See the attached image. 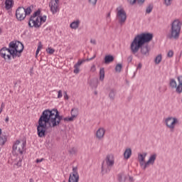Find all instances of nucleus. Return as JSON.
Returning a JSON list of instances; mask_svg holds the SVG:
<instances>
[{
	"label": "nucleus",
	"mask_w": 182,
	"mask_h": 182,
	"mask_svg": "<svg viewBox=\"0 0 182 182\" xmlns=\"http://www.w3.org/2000/svg\"><path fill=\"white\" fill-rule=\"evenodd\" d=\"M38 123L37 134L38 137H45L46 136V130L49 127L53 128L60 124L55 109L44 110L38 119Z\"/></svg>",
	"instance_id": "obj_1"
},
{
	"label": "nucleus",
	"mask_w": 182,
	"mask_h": 182,
	"mask_svg": "<svg viewBox=\"0 0 182 182\" xmlns=\"http://www.w3.org/2000/svg\"><path fill=\"white\" fill-rule=\"evenodd\" d=\"M153 39V33H142L136 35L131 43L130 49L133 55H136L139 50L143 58L150 55V47L149 42Z\"/></svg>",
	"instance_id": "obj_2"
},
{
	"label": "nucleus",
	"mask_w": 182,
	"mask_h": 182,
	"mask_svg": "<svg viewBox=\"0 0 182 182\" xmlns=\"http://www.w3.org/2000/svg\"><path fill=\"white\" fill-rule=\"evenodd\" d=\"M181 21L178 19L174 20L171 24L169 33L166 34V39L177 40L180 38V32L181 31Z\"/></svg>",
	"instance_id": "obj_3"
},
{
	"label": "nucleus",
	"mask_w": 182,
	"mask_h": 182,
	"mask_svg": "<svg viewBox=\"0 0 182 182\" xmlns=\"http://www.w3.org/2000/svg\"><path fill=\"white\" fill-rule=\"evenodd\" d=\"M25 147H26V141L23 142L21 144L19 140L16 141V142L13 145V154H23V151H25Z\"/></svg>",
	"instance_id": "obj_4"
},
{
	"label": "nucleus",
	"mask_w": 182,
	"mask_h": 182,
	"mask_svg": "<svg viewBox=\"0 0 182 182\" xmlns=\"http://www.w3.org/2000/svg\"><path fill=\"white\" fill-rule=\"evenodd\" d=\"M0 56L4 58L5 60H11L16 58V55H14L12 51L6 47H3L0 50Z\"/></svg>",
	"instance_id": "obj_5"
},
{
	"label": "nucleus",
	"mask_w": 182,
	"mask_h": 182,
	"mask_svg": "<svg viewBox=\"0 0 182 182\" xmlns=\"http://www.w3.org/2000/svg\"><path fill=\"white\" fill-rule=\"evenodd\" d=\"M96 58V54H94V55L92 58H87V59H84V60H79L78 62L74 65V73H75L76 75H77V73H79V72H80V65L82 63H85V62H90V60H93V59H95Z\"/></svg>",
	"instance_id": "obj_6"
},
{
	"label": "nucleus",
	"mask_w": 182,
	"mask_h": 182,
	"mask_svg": "<svg viewBox=\"0 0 182 182\" xmlns=\"http://www.w3.org/2000/svg\"><path fill=\"white\" fill-rule=\"evenodd\" d=\"M117 18H118L120 25H123V23L126 22V20L127 19V15L126 14V11H124V9H121L120 10L117 11Z\"/></svg>",
	"instance_id": "obj_7"
},
{
	"label": "nucleus",
	"mask_w": 182,
	"mask_h": 182,
	"mask_svg": "<svg viewBox=\"0 0 182 182\" xmlns=\"http://www.w3.org/2000/svg\"><path fill=\"white\" fill-rule=\"evenodd\" d=\"M68 182H79V173H77V166H73V172L70 174Z\"/></svg>",
	"instance_id": "obj_8"
},
{
	"label": "nucleus",
	"mask_w": 182,
	"mask_h": 182,
	"mask_svg": "<svg viewBox=\"0 0 182 182\" xmlns=\"http://www.w3.org/2000/svg\"><path fill=\"white\" fill-rule=\"evenodd\" d=\"M16 18L18 21H20V22L23 21L26 18V16L25 14V8L18 7L16 10Z\"/></svg>",
	"instance_id": "obj_9"
},
{
	"label": "nucleus",
	"mask_w": 182,
	"mask_h": 182,
	"mask_svg": "<svg viewBox=\"0 0 182 182\" xmlns=\"http://www.w3.org/2000/svg\"><path fill=\"white\" fill-rule=\"evenodd\" d=\"M165 123L168 129H174L176 124L178 123V119L176 117H169L166 119Z\"/></svg>",
	"instance_id": "obj_10"
},
{
	"label": "nucleus",
	"mask_w": 182,
	"mask_h": 182,
	"mask_svg": "<svg viewBox=\"0 0 182 182\" xmlns=\"http://www.w3.org/2000/svg\"><path fill=\"white\" fill-rule=\"evenodd\" d=\"M49 7L50 8L53 15L58 14L59 11V0H51L49 3Z\"/></svg>",
	"instance_id": "obj_11"
},
{
	"label": "nucleus",
	"mask_w": 182,
	"mask_h": 182,
	"mask_svg": "<svg viewBox=\"0 0 182 182\" xmlns=\"http://www.w3.org/2000/svg\"><path fill=\"white\" fill-rule=\"evenodd\" d=\"M28 26L30 28H41V22L39 21V17L36 18H30L28 21Z\"/></svg>",
	"instance_id": "obj_12"
},
{
	"label": "nucleus",
	"mask_w": 182,
	"mask_h": 182,
	"mask_svg": "<svg viewBox=\"0 0 182 182\" xmlns=\"http://www.w3.org/2000/svg\"><path fill=\"white\" fill-rule=\"evenodd\" d=\"M77 114H79V109L77 108H73L71 109V117H65L63 120L64 122H73L75 117H77Z\"/></svg>",
	"instance_id": "obj_13"
},
{
	"label": "nucleus",
	"mask_w": 182,
	"mask_h": 182,
	"mask_svg": "<svg viewBox=\"0 0 182 182\" xmlns=\"http://www.w3.org/2000/svg\"><path fill=\"white\" fill-rule=\"evenodd\" d=\"M105 161L108 167H113L114 166V156L112 154H108L106 156Z\"/></svg>",
	"instance_id": "obj_14"
},
{
	"label": "nucleus",
	"mask_w": 182,
	"mask_h": 182,
	"mask_svg": "<svg viewBox=\"0 0 182 182\" xmlns=\"http://www.w3.org/2000/svg\"><path fill=\"white\" fill-rule=\"evenodd\" d=\"M156 159H157V154H154L151 155L148 161L145 163L143 170H146V168L149 167V164H151V165L154 164V161H156Z\"/></svg>",
	"instance_id": "obj_15"
},
{
	"label": "nucleus",
	"mask_w": 182,
	"mask_h": 182,
	"mask_svg": "<svg viewBox=\"0 0 182 182\" xmlns=\"http://www.w3.org/2000/svg\"><path fill=\"white\" fill-rule=\"evenodd\" d=\"M16 58H21V53L23 52V44L21 43V41H17V46L16 47Z\"/></svg>",
	"instance_id": "obj_16"
},
{
	"label": "nucleus",
	"mask_w": 182,
	"mask_h": 182,
	"mask_svg": "<svg viewBox=\"0 0 182 182\" xmlns=\"http://www.w3.org/2000/svg\"><path fill=\"white\" fill-rule=\"evenodd\" d=\"M18 41H11L9 44V49L12 51L13 55L16 56V46Z\"/></svg>",
	"instance_id": "obj_17"
},
{
	"label": "nucleus",
	"mask_w": 182,
	"mask_h": 182,
	"mask_svg": "<svg viewBox=\"0 0 182 182\" xmlns=\"http://www.w3.org/2000/svg\"><path fill=\"white\" fill-rule=\"evenodd\" d=\"M110 170H112V167L109 166H105V161L102 163V170L101 173L103 176V174H107V173H110Z\"/></svg>",
	"instance_id": "obj_18"
},
{
	"label": "nucleus",
	"mask_w": 182,
	"mask_h": 182,
	"mask_svg": "<svg viewBox=\"0 0 182 182\" xmlns=\"http://www.w3.org/2000/svg\"><path fill=\"white\" fill-rule=\"evenodd\" d=\"M177 79H178V85H176V87H175V89H176V93H178V95H181V93H182V80H181L179 76L177 77Z\"/></svg>",
	"instance_id": "obj_19"
},
{
	"label": "nucleus",
	"mask_w": 182,
	"mask_h": 182,
	"mask_svg": "<svg viewBox=\"0 0 182 182\" xmlns=\"http://www.w3.org/2000/svg\"><path fill=\"white\" fill-rule=\"evenodd\" d=\"M106 131H105V129L103 128H100L97 132H96V136L97 139H99L100 140L101 139H103L105 137V133Z\"/></svg>",
	"instance_id": "obj_20"
},
{
	"label": "nucleus",
	"mask_w": 182,
	"mask_h": 182,
	"mask_svg": "<svg viewBox=\"0 0 182 182\" xmlns=\"http://www.w3.org/2000/svg\"><path fill=\"white\" fill-rule=\"evenodd\" d=\"M146 0H127V2L129 4V5H136V4H137V5H139V6H141V5H143V4H144V1Z\"/></svg>",
	"instance_id": "obj_21"
},
{
	"label": "nucleus",
	"mask_w": 182,
	"mask_h": 182,
	"mask_svg": "<svg viewBox=\"0 0 182 182\" xmlns=\"http://www.w3.org/2000/svg\"><path fill=\"white\" fill-rule=\"evenodd\" d=\"M14 0H6L5 1V8L6 11H9V9H12L14 8Z\"/></svg>",
	"instance_id": "obj_22"
},
{
	"label": "nucleus",
	"mask_w": 182,
	"mask_h": 182,
	"mask_svg": "<svg viewBox=\"0 0 182 182\" xmlns=\"http://www.w3.org/2000/svg\"><path fill=\"white\" fill-rule=\"evenodd\" d=\"M117 93V90H116V89L114 88L110 89L109 93V97L110 100H114Z\"/></svg>",
	"instance_id": "obj_23"
},
{
	"label": "nucleus",
	"mask_w": 182,
	"mask_h": 182,
	"mask_svg": "<svg viewBox=\"0 0 182 182\" xmlns=\"http://www.w3.org/2000/svg\"><path fill=\"white\" fill-rule=\"evenodd\" d=\"M131 156H132V149L128 148L124 152V157L126 160H129V159H130Z\"/></svg>",
	"instance_id": "obj_24"
},
{
	"label": "nucleus",
	"mask_w": 182,
	"mask_h": 182,
	"mask_svg": "<svg viewBox=\"0 0 182 182\" xmlns=\"http://www.w3.org/2000/svg\"><path fill=\"white\" fill-rule=\"evenodd\" d=\"M114 60V57L112 55H107L105 57V63H111V62H113Z\"/></svg>",
	"instance_id": "obj_25"
},
{
	"label": "nucleus",
	"mask_w": 182,
	"mask_h": 182,
	"mask_svg": "<svg viewBox=\"0 0 182 182\" xmlns=\"http://www.w3.org/2000/svg\"><path fill=\"white\" fill-rule=\"evenodd\" d=\"M79 25H80V21L77 20L75 21H73L70 26L71 29H77V28H79Z\"/></svg>",
	"instance_id": "obj_26"
},
{
	"label": "nucleus",
	"mask_w": 182,
	"mask_h": 182,
	"mask_svg": "<svg viewBox=\"0 0 182 182\" xmlns=\"http://www.w3.org/2000/svg\"><path fill=\"white\" fill-rule=\"evenodd\" d=\"M118 181L119 182L126 181V176L124 175V173H120L118 174Z\"/></svg>",
	"instance_id": "obj_27"
},
{
	"label": "nucleus",
	"mask_w": 182,
	"mask_h": 182,
	"mask_svg": "<svg viewBox=\"0 0 182 182\" xmlns=\"http://www.w3.org/2000/svg\"><path fill=\"white\" fill-rule=\"evenodd\" d=\"M6 140H8L6 136L0 135V146H4L5 143H6Z\"/></svg>",
	"instance_id": "obj_28"
},
{
	"label": "nucleus",
	"mask_w": 182,
	"mask_h": 182,
	"mask_svg": "<svg viewBox=\"0 0 182 182\" xmlns=\"http://www.w3.org/2000/svg\"><path fill=\"white\" fill-rule=\"evenodd\" d=\"M169 85L171 86V89H176L177 87V82L174 78L170 80Z\"/></svg>",
	"instance_id": "obj_29"
},
{
	"label": "nucleus",
	"mask_w": 182,
	"mask_h": 182,
	"mask_svg": "<svg viewBox=\"0 0 182 182\" xmlns=\"http://www.w3.org/2000/svg\"><path fill=\"white\" fill-rule=\"evenodd\" d=\"M100 80H105V68H100Z\"/></svg>",
	"instance_id": "obj_30"
},
{
	"label": "nucleus",
	"mask_w": 182,
	"mask_h": 182,
	"mask_svg": "<svg viewBox=\"0 0 182 182\" xmlns=\"http://www.w3.org/2000/svg\"><path fill=\"white\" fill-rule=\"evenodd\" d=\"M55 114H57V119L58 120V122L60 124V122H62V120H63V116H61L59 113V111H58V109H55Z\"/></svg>",
	"instance_id": "obj_31"
},
{
	"label": "nucleus",
	"mask_w": 182,
	"mask_h": 182,
	"mask_svg": "<svg viewBox=\"0 0 182 182\" xmlns=\"http://www.w3.org/2000/svg\"><path fill=\"white\" fill-rule=\"evenodd\" d=\"M162 56L161 54L158 55L154 60L156 65H159L161 62Z\"/></svg>",
	"instance_id": "obj_32"
},
{
	"label": "nucleus",
	"mask_w": 182,
	"mask_h": 182,
	"mask_svg": "<svg viewBox=\"0 0 182 182\" xmlns=\"http://www.w3.org/2000/svg\"><path fill=\"white\" fill-rule=\"evenodd\" d=\"M39 15H41V10H37L30 18H32L33 19H36V18H38Z\"/></svg>",
	"instance_id": "obj_33"
},
{
	"label": "nucleus",
	"mask_w": 182,
	"mask_h": 182,
	"mask_svg": "<svg viewBox=\"0 0 182 182\" xmlns=\"http://www.w3.org/2000/svg\"><path fill=\"white\" fill-rule=\"evenodd\" d=\"M122 68L123 65L122 64H117L115 67V72H118V73H120Z\"/></svg>",
	"instance_id": "obj_34"
},
{
	"label": "nucleus",
	"mask_w": 182,
	"mask_h": 182,
	"mask_svg": "<svg viewBox=\"0 0 182 182\" xmlns=\"http://www.w3.org/2000/svg\"><path fill=\"white\" fill-rule=\"evenodd\" d=\"M97 85H99V80H97V79H96L95 81H94L93 82H91L90 84L91 87H95V89H96V87H97Z\"/></svg>",
	"instance_id": "obj_35"
},
{
	"label": "nucleus",
	"mask_w": 182,
	"mask_h": 182,
	"mask_svg": "<svg viewBox=\"0 0 182 182\" xmlns=\"http://www.w3.org/2000/svg\"><path fill=\"white\" fill-rule=\"evenodd\" d=\"M151 11H153V5L149 4L146 9V14H151Z\"/></svg>",
	"instance_id": "obj_36"
},
{
	"label": "nucleus",
	"mask_w": 182,
	"mask_h": 182,
	"mask_svg": "<svg viewBox=\"0 0 182 182\" xmlns=\"http://www.w3.org/2000/svg\"><path fill=\"white\" fill-rule=\"evenodd\" d=\"M32 12V9H31V7H27L26 9H25V15L26 16V15H31Z\"/></svg>",
	"instance_id": "obj_37"
},
{
	"label": "nucleus",
	"mask_w": 182,
	"mask_h": 182,
	"mask_svg": "<svg viewBox=\"0 0 182 182\" xmlns=\"http://www.w3.org/2000/svg\"><path fill=\"white\" fill-rule=\"evenodd\" d=\"M46 52H47V53H49L50 55H53V53H55V49H53L52 48H48L46 49Z\"/></svg>",
	"instance_id": "obj_38"
},
{
	"label": "nucleus",
	"mask_w": 182,
	"mask_h": 182,
	"mask_svg": "<svg viewBox=\"0 0 182 182\" xmlns=\"http://www.w3.org/2000/svg\"><path fill=\"white\" fill-rule=\"evenodd\" d=\"M38 18L41 22V26H42V22H46V16H40Z\"/></svg>",
	"instance_id": "obj_39"
},
{
	"label": "nucleus",
	"mask_w": 182,
	"mask_h": 182,
	"mask_svg": "<svg viewBox=\"0 0 182 182\" xmlns=\"http://www.w3.org/2000/svg\"><path fill=\"white\" fill-rule=\"evenodd\" d=\"M144 156H143V154H139V155H138V160H139V161H144Z\"/></svg>",
	"instance_id": "obj_40"
},
{
	"label": "nucleus",
	"mask_w": 182,
	"mask_h": 182,
	"mask_svg": "<svg viewBox=\"0 0 182 182\" xmlns=\"http://www.w3.org/2000/svg\"><path fill=\"white\" fill-rule=\"evenodd\" d=\"M173 0H164V4L166 5V6H170V5H171V1Z\"/></svg>",
	"instance_id": "obj_41"
},
{
	"label": "nucleus",
	"mask_w": 182,
	"mask_h": 182,
	"mask_svg": "<svg viewBox=\"0 0 182 182\" xmlns=\"http://www.w3.org/2000/svg\"><path fill=\"white\" fill-rule=\"evenodd\" d=\"M173 55H174V52H173V50H169L168 52L167 56L168 58H173Z\"/></svg>",
	"instance_id": "obj_42"
},
{
	"label": "nucleus",
	"mask_w": 182,
	"mask_h": 182,
	"mask_svg": "<svg viewBox=\"0 0 182 182\" xmlns=\"http://www.w3.org/2000/svg\"><path fill=\"white\" fill-rule=\"evenodd\" d=\"M88 2L90 4H91L92 5H96V4L97 3V0H88Z\"/></svg>",
	"instance_id": "obj_43"
},
{
	"label": "nucleus",
	"mask_w": 182,
	"mask_h": 182,
	"mask_svg": "<svg viewBox=\"0 0 182 182\" xmlns=\"http://www.w3.org/2000/svg\"><path fill=\"white\" fill-rule=\"evenodd\" d=\"M132 60H133V55H129V56L127 58V62H128V63H132Z\"/></svg>",
	"instance_id": "obj_44"
},
{
	"label": "nucleus",
	"mask_w": 182,
	"mask_h": 182,
	"mask_svg": "<svg viewBox=\"0 0 182 182\" xmlns=\"http://www.w3.org/2000/svg\"><path fill=\"white\" fill-rule=\"evenodd\" d=\"M70 154H76V149L73 148L71 149V150L70 151Z\"/></svg>",
	"instance_id": "obj_45"
},
{
	"label": "nucleus",
	"mask_w": 182,
	"mask_h": 182,
	"mask_svg": "<svg viewBox=\"0 0 182 182\" xmlns=\"http://www.w3.org/2000/svg\"><path fill=\"white\" fill-rule=\"evenodd\" d=\"M16 166H18V167H21V166H22V159H19L18 161L16 164Z\"/></svg>",
	"instance_id": "obj_46"
},
{
	"label": "nucleus",
	"mask_w": 182,
	"mask_h": 182,
	"mask_svg": "<svg viewBox=\"0 0 182 182\" xmlns=\"http://www.w3.org/2000/svg\"><path fill=\"white\" fill-rule=\"evenodd\" d=\"M4 107H5V104L4 102H2L1 107H0V113H2V111L4 110Z\"/></svg>",
	"instance_id": "obj_47"
},
{
	"label": "nucleus",
	"mask_w": 182,
	"mask_h": 182,
	"mask_svg": "<svg viewBox=\"0 0 182 182\" xmlns=\"http://www.w3.org/2000/svg\"><path fill=\"white\" fill-rule=\"evenodd\" d=\"M63 95H62V90H59L58 91V98L60 99V97H62Z\"/></svg>",
	"instance_id": "obj_48"
},
{
	"label": "nucleus",
	"mask_w": 182,
	"mask_h": 182,
	"mask_svg": "<svg viewBox=\"0 0 182 182\" xmlns=\"http://www.w3.org/2000/svg\"><path fill=\"white\" fill-rule=\"evenodd\" d=\"M91 72H96V65H92L91 67Z\"/></svg>",
	"instance_id": "obj_49"
},
{
	"label": "nucleus",
	"mask_w": 182,
	"mask_h": 182,
	"mask_svg": "<svg viewBox=\"0 0 182 182\" xmlns=\"http://www.w3.org/2000/svg\"><path fill=\"white\" fill-rule=\"evenodd\" d=\"M41 48H42V43H41V42H39V45H38V46L37 50H41Z\"/></svg>",
	"instance_id": "obj_50"
},
{
	"label": "nucleus",
	"mask_w": 182,
	"mask_h": 182,
	"mask_svg": "<svg viewBox=\"0 0 182 182\" xmlns=\"http://www.w3.org/2000/svg\"><path fill=\"white\" fill-rule=\"evenodd\" d=\"M90 43H92V45H96V40H95V39H91V40H90Z\"/></svg>",
	"instance_id": "obj_51"
},
{
	"label": "nucleus",
	"mask_w": 182,
	"mask_h": 182,
	"mask_svg": "<svg viewBox=\"0 0 182 182\" xmlns=\"http://www.w3.org/2000/svg\"><path fill=\"white\" fill-rule=\"evenodd\" d=\"M139 164H140L141 167H143V168H144V165L146 164H144V161H139Z\"/></svg>",
	"instance_id": "obj_52"
},
{
	"label": "nucleus",
	"mask_w": 182,
	"mask_h": 182,
	"mask_svg": "<svg viewBox=\"0 0 182 182\" xmlns=\"http://www.w3.org/2000/svg\"><path fill=\"white\" fill-rule=\"evenodd\" d=\"M43 161V158L41 159H36V163H42Z\"/></svg>",
	"instance_id": "obj_53"
},
{
	"label": "nucleus",
	"mask_w": 182,
	"mask_h": 182,
	"mask_svg": "<svg viewBox=\"0 0 182 182\" xmlns=\"http://www.w3.org/2000/svg\"><path fill=\"white\" fill-rule=\"evenodd\" d=\"M64 99H66L67 100L68 99H69V97H68V93L66 92H65Z\"/></svg>",
	"instance_id": "obj_54"
},
{
	"label": "nucleus",
	"mask_w": 182,
	"mask_h": 182,
	"mask_svg": "<svg viewBox=\"0 0 182 182\" xmlns=\"http://www.w3.org/2000/svg\"><path fill=\"white\" fill-rule=\"evenodd\" d=\"M129 181H131V182L134 181V179L133 178L132 176H129Z\"/></svg>",
	"instance_id": "obj_55"
},
{
	"label": "nucleus",
	"mask_w": 182,
	"mask_h": 182,
	"mask_svg": "<svg viewBox=\"0 0 182 182\" xmlns=\"http://www.w3.org/2000/svg\"><path fill=\"white\" fill-rule=\"evenodd\" d=\"M141 63H139V65H138V67H137V69H141Z\"/></svg>",
	"instance_id": "obj_56"
},
{
	"label": "nucleus",
	"mask_w": 182,
	"mask_h": 182,
	"mask_svg": "<svg viewBox=\"0 0 182 182\" xmlns=\"http://www.w3.org/2000/svg\"><path fill=\"white\" fill-rule=\"evenodd\" d=\"M41 50H36V56H38V54L39 53Z\"/></svg>",
	"instance_id": "obj_57"
},
{
	"label": "nucleus",
	"mask_w": 182,
	"mask_h": 182,
	"mask_svg": "<svg viewBox=\"0 0 182 182\" xmlns=\"http://www.w3.org/2000/svg\"><path fill=\"white\" fill-rule=\"evenodd\" d=\"M5 122H9V117H6Z\"/></svg>",
	"instance_id": "obj_58"
},
{
	"label": "nucleus",
	"mask_w": 182,
	"mask_h": 182,
	"mask_svg": "<svg viewBox=\"0 0 182 182\" xmlns=\"http://www.w3.org/2000/svg\"><path fill=\"white\" fill-rule=\"evenodd\" d=\"M135 56H136V58H138L139 59L141 58V57L139 54H136Z\"/></svg>",
	"instance_id": "obj_59"
},
{
	"label": "nucleus",
	"mask_w": 182,
	"mask_h": 182,
	"mask_svg": "<svg viewBox=\"0 0 182 182\" xmlns=\"http://www.w3.org/2000/svg\"><path fill=\"white\" fill-rule=\"evenodd\" d=\"M142 155L144 156V159H146V156H147V153H144Z\"/></svg>",
	"instance_id": "obj_60"
},
{
	"label": "nucleus",
	"mask_w": 182,
	"mask_h": 182,
	"mask_svg": "<svg viewBox=\"0 0 182 182\" xmlns=\"http://www.w3.org/2000/svg\"><path fill=\"white\" fill-rule=\"evenodd\" d=\"M29 182H34V181L32 178H30Z\"/></svg>",
	"instance_id": "obj_61"
},
{
	"label": "nucleus",
	"mask_w": 182,
	"mask_h": 182,
	"mask_svg": "<svg viewBox=\"0 0 182 182\" xmlns=\"http://www.w3.org/2000/svg\"><path fill=\"white\" fill-rule=\"evenodd\" d=\"M107 18H110V13H108Z\"/></svg>",
	"instance_id": "obj_62"
},
{
	"label": "nucleus",
	"mask_w": 182,
	"mask_h": 182,
	"mask_svg": "<svg viewBox=\"0 0 182 182\" xmlns=\"http://www.w3.org/2000/svg\"><path fill=\"white\" fill-rule=\"evenodd\" d=\"M2 33V29L0 28V34Z\"/></svg>",
	"instance_id": "obj_63"
},
{
	"label": "nucleus",
	"mask_w": 182,
	"mask_h": 182,
	"mask_svg": "<svg viewBox=\"0 0 182 182\" xmlns=\"http://www.w3.org/2000/svg\"><path fill=\"white\" fill-rule=\"evenodd\" d=\"M63 182H66V181H63Z\"/></svg>",
	"instance_id": "obj_64"
}]
</instances>
